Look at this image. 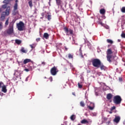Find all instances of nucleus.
Segmentation results:
<instances>
[{"label": "nucleus", "mask_w": 125, "mask_h": 125, "mask_svg": "<svg viewBox=\"0 0 125 125\" xmlns=\"http://www.w3.org/2000/svg\"><path fill=\"white\" fill-rule=\"evenodd\" d=\"M14 23L11 22L9 23L8 28L4 32H2V36L6 37L7 36H10L14 34Z\"/></svg>", "instance_id": "f257e3e1"}, {"label": "nucleus", "mask_w": 125, "mask_h": 125, "mask_svg": "<svg viewBox=\"0 0 125 125\" xmlns=\"http://www.w3.org/2000/svg\"><path fill=\"white\" fill-rule=\"evenodd\" d=\"M113 51H112V50L111 49H107L106 51V58L107 61L109 62V63H112V62H113V64H115V65H118V62H117V61L115 60V56H113Z\"/></svg>", "instance_id": "f03ea898"}, {"label": "nucleus", "mask_w": 125, "mask_h": 125, "mask_svg": "<svg viewBox=\"0 0 125 125\" xmlns=\"http://www.w3.org/2000/svg\"><path fill=\"white\" fill-rule=\"evenodd\" d=\"M10 11V7H7L5 12H2L0 17V21H3L5 19V16L9 15V11Z\"/></svg>", "instance_id": "7ed1b4c3"}, {"label": "nucleus", "mask_w": 125, "mask_h": 125, "mask_svg": "<svg viewBox=\"0 0 125 125\" xmlns=\"http://www.w3.org/2000/svg\"><path fill=\"white\" fill-rule=\"evenodd\" d=\"M92 64L93 67L99 68L101 65V61L98 59H94L92 61Z\"/></svg>", "instance_id": "20e7f679"}, {"label": "nucleus", "mask_w": 125, "mask_h": 125, "mask_svg": "<svg viewBox=\"0 0 125 125\" xmlns=\"http://www.w3.org/2000/svg\"><path fill=\"white\" fill-rule=\"evenodd\" d=\"M113 103L114 104H116V105H119L120 104V103H122V98L119 96V95H116L113 98Z\"/></svg>", "instance_id": "39448f33"}, {"label": "nucleus", "mask_w": 125, "mask_h": 125, "mask_svg": "<svg viewBox=\"0 0 125 125\" xmlns=\"http://www.w3.org/2000/svg\"><path fill=\"white\" fill-rule=\"evenodd\" d=\"M63 30L66 36H74V31L72 29L68 28L67 27H64Z\"/></svg>", "instance_id": "423d86ee"}, {"label": "nucleus", "mask_w": 125, "mask_h": 125, "mask_svg": "<svg viewBox=\"0 0 125 125\" xmlns=\"http://www.w3.org/2000/svg\"><path fill=\"white\" fill-rule=\"evenodd\" d=\"M59 72L58 68L57 67L54 66L50 69V73L52 76H56L57 75V73Z\"/></svg>", "instance_id": "0eeeda50"}, {"label": "nucleus", "mask_w": 125, "mask_h": 125, "mask_svg": "<svg viewBox=\"0 0 125 125\" xmlns=\"http://www.w3.org/2000/svg\"><path fill=\"white\" fill-rule=\"evenodd\" d=\"M18 9V3H15L14 6V9L12 12V15L15 16L17 15V14H19V11L17 10Z\"/></svg>", "instance_id": "6e6552de"}, {"label": "nucleus", "mask_w": 125, "mask_h": 125, "mask_svg": "<svg viewBox=\"0 0 125 125\" xmlns=\"http://www.w3.org/2000/svg\"><path fill=\"white\" fill-rule=\"evenodd\" d=\"M17 27L19 31H23L24 27V22L23 21H20L19 23L17 24Z\"/></svg>", "instance_id": "1a4fd4ad"}, {"label": "nucleus", "mask_w": 125, "mask_h": 125, "mask_svg": "<svg viewBox=\"0 0 125 125\" xmlns=\"http://www.w3.org/2000/svg\"><path fill=\"white\" fill-rule=\"evenodd\" d=\"M121 121V117L120 116H116L114 119L113 120V122L114 123H116V124H119L120 123V121Z\"/></svg>", "instance_id": "9d476101"}, {"label": "nucleus", "mask_w": 125, "mask_h": 125, "mask_svg": "<svg viewBox=\"0 0 125 125\" xmlns=\"http://www.w3.org/2000/svg\"><path fill=\"white\" fill-rule=\"evenodd\" d=\"M1 91L4 93H6L7 92V89H6V85H5L4 84L3 85H2Z\"/></svg>", "instance_id": "9b49d317"}, {"label": "nucleus", "mask_w": 125, "mask_h": 125, "mask_svg": "<svg viewBox=\"0 0 125 125\" xmlns=\"http://www.w3.org/2000/svg\"><path fill=\"white\" fill-rule=\"evenodd\" d=\"M113 98V94L111 93H108L106 95V99L107 100H111L112 98Z\"/></svg>", "instance_id": "f8f14e48"}, {"label": "nucleus", "mask_w": 125, "mask_h": 125, "mask_svg": "<svg viewBox=\"0 0 125 125\" xmlns=\"http://www.w3.org/2000/svg\"><path fill=\"white\" fill-rule=\"evenodd\" d=\"M45 18H47L48 21H50L51 20V14L49 13H47Z\"/></svg>", "instance_id": "ddd939ff"}, {"label": "nucleus", "mask_w": 125, "mask_h": 125, "mask_svg": "<svg viewBox=\"0 0 125 125\" xmlns=\"http://www.w3.org/2000/svg\"><path fill=\"white\" fill-rule=\"evenodd\" d=\"M32 61L30 59H26L23 61V64H27V63H29V62H31Z\"/></svg>", "instance_id": "4468645a"}, {"label": "nucleus", "mask_w": 125, "mask_h": 125, "mask_svg": "<svg viewBox=\"0 0 125 125\" xmlns=\"http://www.w3.org/2000/svg\"><path fill=\"white\" fill-rule=\"evenodd\" d=\"M81 123L83 125H85L88 124V121L86 119H83L81 121Z\"/></svg>", "instance_id": "2eb2a0df"}, {"label": "nucleus", "mask_w": 125, "mask_h": 125, "mask_svg": "<svg viewBox=\"0 0 125 125\" xmlns=\"http://www.w3.org/2000/svg\"><path fill=\"white\" fill-rule=\"evenodd\" d=\"M91 104H92V106L88 105L87 107L89 109V110H91V111H92V110H93V109H94V104L91 103Z\"/></svg>", "instance_id": "dca6fc26"}, {"label": "nucleus", "mask_w": 125, "mask_h": 125, "mask_svg": "<svg viewBox=\"0 0 125 125\" xmlns=\"http://www.w3.org/2000/svg\"><path fill=\"white\" fill-rule=\"evenodd\" d=\"M100 67L101 70H106V66H104L103 64L101 63V65H100Z\"/></svg>", "instance_id": "f3484780"}, {"label": "nucleus", "mask_w": 125, "mask_h": 125, "mask_svg": "<svg viewBox=\"0 0 125 125\" xmlns=\"http://www.w3.org/2000/svg\"><path fill=\"white\" fill-rule=\"evenodd\" d=\"M28 0V4L31 8L33 7V1L32 0Z\"/></svg>", "instance_id": "a211bd4d"}, {"label": "nucleus", "mask_w": 125, "mask_h": 125, "mask_svg": "<svg viewBox=\"0 0 125 125\" xmlns=\"http://www.w3.org/2000/svg\"><path fill=\"white\" fill-rule=\"evenodd\" d=\"M122 29L124 30L125 28V21H123L121 23Z\"/></svg>", "instance_id": "6ab92c4d"}, {"label": "nucleus", "mask_w": 125, "mask_h": 125, "mask_svg": "<svg viewBox=\"0 0 125 125\" xmlns=\"http://www.w3.org/2000/svg\"><path fill=\"white\" fill-rule=\"evenodd\" d=\"M43 38L46 39V40H47V39L49 38V35H48L47 33H45L43 35Z\"/></svg>", "instance_id": "aec40b11"}, {"label": "nucleus", "mask_w": 125, "mask_h": 125, "mask_svg": "<svg viewBox=\"0 0 125 125\" xmlns=\"http://www.w3.org/2000/svg\"><path fill=\"white\" fill-rule=\"evenodd\" d=\"M105 12H106V11H105L104 9H101L100 10V14H103V15L105 14Z\"/></svg>", "instance_id": "412c9836"}, {"label": "nucleus", "mask_w": 125, "mask_h": 125, "mask_svg": "<svg viewBox=\"0 0 125 125\" xmlns=\"http://www.w3.org/2000/svg\"><path fill=\"white\" fill-rule=\"evenodd\" d=\"M106 42L108 43H110V44H113V43H114V42H113L111 39H107Z\"/></svg>", "instance_id": "4be33fe9"}, {"label": "nucleus", "mask_w": 125, "mask_h": 125, "mask_svg": "<svg viewBox=\"0 0 125 125\" xmlns=\"http://www.w3.org/2000/svg\"><path fill=\"white\" fill-rule=\"evenodd\" d=\"M56 3L57 5H61V3H62V1H61V0H56Z\"/></svg>", "instance_id": "5701e85b"}, {"label": "nucleus", "mask_w": 125, "mask_h": 125, "mask_svg": "<svg viewBox=\"0 0 125 125\" xmlns=\"http://www.w3.org/2000/svg\"><path fill=\"white\" fill-rule=\"evenodd\" d=\"M21 51L23 53H27V51H26V50H25V48L23 47H21Z\"/></svg>", "instance_id": "b1692460"}, {"label": "nucleus", "mask_w": 125, "mask_h": 125, "mask_svg": "<svg viewBox=\"0 0 125 125\" xmlns=\"http://www.w3.org/2000/svg\"><path fill=\"white\" fill-rule=\"evenodd\" d=\"M70 120H71V121H75V120H76V115H71L70 117Z\"/></svg>", "instance_id": "393cba45"}, {"label": "nucleus", "mask_w": 125, "mask_h": 125, "mask_svg": "<svg viewBox=\"0 0 125 125\" xmlns=\"http://www.w3.org/2000/svg\"><path fill=\"white\" fill-rule=\"evenodd\" d=\"M10 1H11V0H4L3 3H5L6 4H8Z\"/></svg>", "instance_id": "a878e982"}, {"label": "nucleus", "mask_w": 125, "mask_h": 125, "mask_svg": "<svg viewBox=\"0 0 125 125\" xmlns=\"http://www.w3.org/2000/svg\"><path fill=\"white\" fill-rule=\"evenodd\" d=\"M9 19H7L6 20V21L5 22V27H7V25H8V24H9Z\"/></svg>", "instance_id": "bb28decb"}, {"label": "nucleus", "mask_w": 125, "mask_h": 125, "mask_svg": "<svg viewBox=\"0 0 125 125\" xmlns=\"http://www.w3.org/2000/svg\"><path fill=\"white\" fill-rule=\"evenodd\" d=\"M80 106H81V107H84V106H85V104L83 101H81L80 102Z\"/></svg>", "instance_id": "cd10ccee"}, {"label": "nucleus", "mask_w": 125, "mask_h": 125, "mask_svg": "<svg viewBox=\"0 0 125 125\" xmlns=\"http://www.w3.org/2000/svg\"><path fill=\"white\" fill-rule=\"evenodd\" d=\"M15 42L17 43V44H21V41L19 40H16Z\"/></svg>", "instance_id": "c85d7f7f"}, {"label": "nucleus", "mask_w": 125, "mask_h": 125, "mask_svg": "<svg viewBox=\"0 0 125 125\" xmlns=\"http://www.w3.org/2000/svg\"><path fill=\"white\" fill-rule=\"evenodd\" d=\"M121 11L123 13H125V7H123L121 9Z\"/></svg>", "instance_id": "c756f323"}, {"label": "nucleus", "mask_w": 125, "mask_h": 125, "mask_svg": "<svg viewBox=\"0 0 125 125\" xmlns=\"http://www.w3.org/2000/svg\"><path fill=\"white\" fill-rule=\"evenodd\" d=\"M79 52L80 53V55L82 56V57H83V52L82 51V47H80L79 49Z\"/></svg>", "instance_id": "7c9ffc66"}, {"label": "nucleus", "mask_w": 125, "mask_h": 125, "mask_svg": "<svg viewBox=\"0 0 125 125\" xmlns=\"http://www.w3.org/2000/svg\"><path fill=\"white\" fill-rule=\"evenodd\" d=\"M68 58L69 59H73V55H72L71 54H68Z\"/></svg>", "instance_id": "2f4dec72"}, {"label": "nucleus", "mask_w": 125, "mask_h": 125, "mask_svg": "<svg viewBox=\"0 0 125 125\" xmlns=\"http://www.w3.org/2000/svg\"><path fill=\"white\" fill-rule=\"evenodd\" d=\"M6 7H7V4H5L2 5V8H4V9H5V8H6Z\"/></svg>", "instance_id": "473e14b6"}, {"label": "nucleus", "mask_w": 125, "mask_h": 125, "mask_svg": "<svg viewBox=\"0 0 125 125\" xmlns=\"http://www.w3.org/2000/svg\"><path fill=\"white\" fill-rule=\"evenodd\" d=\"M2 22H0V31L1 30H2V28H3V26H2Z\"/></svg>", "instance_id": "72a5a7b5"}, {"label": "nucleus", "mask_w": 125, "mask_h": 125, "mask_svg": "<svg viewBox=\"0 0 125 125\" xmlns=\"http://www.w3.org/2000/svg\"><path fill=\"white\" fill-rule=\"evenodd\" d=\"M121 37L123 38L124 39H125V33L124 32H122L121 34Z\"/></svg>", "instance_id": "f704fd0d"}, {"label": "nucleus", "mask_w": 125, "mask_h": 125, "mask_svg": "<svg viewBox=\"0 0 125 125\" xmlns=\"http://www.w3.org/2000/svg\"><path fill=\"white\" fill-rule=\"evenodd\" d=\"M78 87H79V88H83V85H81L80 84V83H78Z\"/></svg>", "instance_id": "c9c22d12"}, {"label": "nucleus", "mask_w": 125, "mask_h": 125, "mask_svg": "<svg viewBox=\"0 0 125 125\" xmlns=\"http://www.w3.org/2000/svg\"><path fill=\"white\" fill-rule=\"evenodd\" d=\"M115 109H116V106H113L111 108L110 111H113V110H115Z\"/></svg>", "instance_id": "e433bc0d"}, {"label": "nucleus", "mask_w": 125, "mask_h": 125, "mask_svg": "<svg viewBox=\"0 0 125 125\" xmlns=\"http://www.w3.org/2000/svg\"><path fill=\"white\" fill-rule=\"evenodd\" d=\"M3 83L2 82H0V88H1L2 86L1 85H3Z\"/></svg>", "instance_id": "4c0bfd02"}, {"label": "nucleus", "mask_w": 125, "mask_h": 125, "mask_svg": "<svg viewBox=\"0 0 125 125\" xmlns=\"http://www.w3.org/2000/svg\"><path fill=\"white\" fill-rule=\"evenodd\" d=\"M28 69L29 70V71H33V67L32 66H29L28 67Z\"/></svg>", "instance_id": "58836bf2"}, {"label": "nucleus", "mask_w": 125, "mask_h": 125, "mask_svg": "<svg viewBox=\"0 0 125 125\" xmlns=\"http://www.w3.org/2000/svg\"><path fill=\"white\" fill-rule=\"evenodd\" d=\"M24 71H25V72H30V70L29 69V68H25L24 69Z\"/></svg>", "instance_id": "ea45409f"}, {"label": "nucleus", "mask_w": 125, "mask_h": 125, "mask_svg": "<svg viewBox=\"0 0 125 125\" xmlns=\"http://www.w3.org/2000/svg\"><path fill=\"white\" fill-rule=\"evenodd\" d=\"M107 120H108V118H106V117H104V122H107Z\"/></svg>", "instance_id": "a19ab883"}, {"label": "nucleus", "mask_w": 125, "mask_h": 125, "mask_svg": "<svg viewBox=\"0 0 125 125\" xmlns=\"http://www.w3.org/2000/svg\"><path fill=\"white\" fill-rule=\"evenodd\" d=\"M49 80L50 82H52L53 81V78H52V77H50L49 78Z\"/></svg>", "instance_id": "79ce46f5"}, {"label": "nucleus", "mask_w": 125, "mask_h": 125, "mask_svg": "<svg viewBox=\"0 0 125 125\" xmlns=\"http://www.w3.org/2000/svg\"><path fill=\"white\" fill-rule=\"evenodd\" d=\"M41 41V38H37L36 39V41L37 42H40Z\"/></svg>", "instance_id": "37998d69"}, {"label": "nucleus", "mask_w": 125, "mask_h": 125, "mask_svg": "<svg viewBox=\"0 0 125 125\" xmlns=\"http://www.w3.org/2000/svg\"><path fill=\"white\" fill-rule=\"evenodd\" d=\"M64 48H65V51H67L68 50V48H67V47L64 46Z\"/></svg>", "instance_id": "c03bdc74"}, {"label": "nucleus", "mask_w": 125, "mask_h": 125, "mask_svg": "<svg viewBox=\"0 0 125 125\" xmlns=\"http://www.w3.org/2000/svg\"><path fill=\"white\" fill-rule=\"evenodd\" d=\"M42 65H45L46 63L44 62H42Z\"/></svg>", "instance_id": "a18cd8bd"}, {"label": "nucleus", "mask_w": 125, "mask_h": 125, "mask_svg": "<svg viewBox=\"0 0 125 125\" xmlns=\"http://www.w3.org/2000/svg\"><path fill=\"white\" fill-rule=\"evenodd\" d=\"M30 46L31 48H34V46L32 44L30 45Z\"/></svg>", "instance_id": "49530a36"}, {"label": "nucleus", "mask_w": 125, "mask_h": 125, "mask_svg": "<svg viewBox=\"0 0 125 125\" xmlns=\"http://www.w3.org/2000/svg\"><path fill=\"white\" fill-rule=\"evenodd\" d=\"M1 11H2V9H1V8H0V12H1Z\"/></svg>", "instance_id": "de8ad7c7"}, {"label": "nucleus", "mask_w": 125, "mask_h": 125, "mask_svg": "<svg viewBox=\"0 0 125 125\" xmlns=\"http://www.w3.org/2000/svg\"><path fill=\"white\" fill-rule=\"evenodd\" d=\"M72 94H73V95H74V96H76V94H75L74 92L72 93Z\"/></svg>", "instance_id": "09e8293b"}, {"label": "nucleus", "mask_w": 125, "mask_h": 125, "mask_svg": "<svg viewBox=\"0 0 125 125\" xmlns=\"http://www.w3.org/2000/svg\"><path fill=\"white\" fill-rule=\"evenodd\" d=\"M17 2H18V0H16V3H17Z\"/></svg>", "instance_id": "8fccbe9b"}, {"label": "nucleus", "mask_w": 125, "mask_h": 125, "mask_svg": "<svg viewBox=\"0 0 125 125\" xmlns=\"http://www.w3.org/2000/svg\"><path fill=\"white\" fill-rule=\"evenodd\" d=\"M109 113L110 114H112V113H113V112H112V111H110L109 112Z\"/></svg>", "instance_id": "3c124183"}, {"label": "nucleus", "mask_w": 125, "mask_h": 125, "mask_svg": "<svg viewBox=\"0 0 125 125\" xmlns=\"http://www.w3.org/2000/svg\"><path fill=\"white\" fill-rule=\"evenodd\" d=\"M118 42H121V40H120V39H118Z\"/></svg>", "instance_id": "603ef678"}, {"label": "nucleus", "mask_w": 125, "mask_h": 125, "mask_svg": "<svg viewBox=\"0 0 125 125\" xmlns=\"http://www.w3.org/2000/svg\"><path fill=\"white\" fill-rule=\"evenodd\" d=\"M119 81H122V78H119Z\"/></svg>", "instance_id": "864d4df0"}, {"label": "nucleus", "mask_w": 125, "mask_h": 125, "mask_svg": "<svg viewBox=\"0 0 125 125\" xmlns=\"http://www.w3.org/2000/svg\"><path fill=\"white\" fill-rule=\"evenodd\" d=\"M19 64H22V62H20Z\"/></svg>", "instance_id": "5fc2aeb1"}, {"label": "nucleus", "mask_w": 125, "mask_h": 125, "mask_svg": "<svg viewBox=\"0 0 125 125\" xmlns=\"http://www.w3.org/2000/svg\"><path fill=\"white\" fill-rule=\"evenodd\" d=\"M73 41H75V40H74V38H73Z\"/></svg>", "instance_id": "6e6d98bb"}, {"label": "nucleus", "mask_w": 125, "mask_h": 125, "mask_svg": "<svg viewBox=\"0 0 125 125\" xmlns=\"http://www.w3.org/2000/svg\"><path fill=\"white\" fill-rule=\"evenodd\" d=\"M21 65H23V64L21 63Z\"/></svg>", "instance_id": "4d7b16f0"}]
</instances>
